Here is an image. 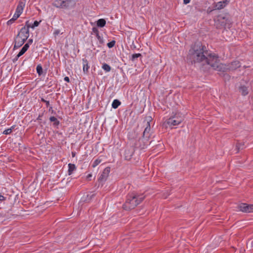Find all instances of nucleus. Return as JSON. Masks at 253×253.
I'll list each match as a JSON object with an SVG mask.
<instances>
[{"instance_id": "obj_9", "label": "nucleus", "mask_w": 253, "mask_h": 253, "mask_svg": "<svg viewBox=\"0 0 253 253\" xmlns=\"http://www.w3.org/2000/svg\"><path fill=\"white\" fill-rule=\"evenodd\" d=\"M134 151V148H126L124 154L125 159L126 161H131L133 159L134 161H137L136 159L133 157Z\"/></svg>"}, {"instance_id": "obj_37", "label": "nucleus", "mask_w": 253, "mask_h": 253, "mask_svg": "<svg viewBox=\"0 0 253 253\" xmlns=\"http://www.w3.org/2000/svg\"><path fill=\"white\" fill-rule=\"evenodd\" d=\"M41 101L45 103L47 107L49 106L50 104H49V101H47V100H45L44 98H42Z\"/></svg>"}, {"instance_id": "obj_14", "label": "nucleus", "mask_w": 253, "mask_h": 253, "mask_svg": "<svg viewBox=\"0 0 253 253\" xmlns=\"http://www.w3.org/2000/svg\"><path fill=\"white\" fill-rule=\"evenodd\" d=\"M77 1L78 0H66V3L64 4V9H71L74 8Z\"/></svg>"}, {"instance_id": "obj_11", "label": "nucleus", "mask_w": 253, "mask_h": 253, "mask_svg": "<svg viewBox=\"0 0 253 253\" xmlns=\"http://www.w3.org/2000/svg\"><path fill=\"white\" fill-rule=\"evenodd\" d=\"M229 3V1L225 0L224 1L214 2L213 3V10H220L225 7Z\"/></svg>"}, {"instance_id": "obj_31", "label": "nucleus", "mask_w": 253, "mask_h": 253, "mask_svg": "<svg viewBox=\"0 0 253 253\" xmlns=\"http://www.w3.org/2000/svg\"><path fill=\"white\" fill-rule=\"evenodd\" d=\"M102 68L107 72H110L111 70L110 66L105 63H103Z\"/></svg>"}, {"instance_id": "obj_5", "label": "nucleus", "mask_w": 253, "mask_h": 253, "mask_svg": "<svg viewBox=\"0 0 253 253\" xmlns=\"http://www.w3.org/2000/svg\"><path fill=\"white\" fill-rule=\"evenodd\" d=\"M26 0H21L19 1L18 4L16 7L15 13L14 14L13 17L7 22V25H10L12 24L22 14L23 8L25 5Z\"/></svg>"}, {"instance_id": "obj_3", "label": "nucleus", "mask_w": 253, "mask_h": 253, "mask_svg": "<svg viewBox=\"0 0 253 253\" xmlns=\"http://www.w3.org/2000/svg\"><path fill=\"white\" fill-rule=\"evenodd\" d=\"M216 28L218 29H230L232 25V19L228 12H224L218 15L214 18Z\"/></svg>"}, {"instance_id": "obj_6", "label": "nucleus", "mask_w": 253, "mask_h": 253, "mask_svg": "<svg viewBox=\"0 0 253 253\" xmlns=\"http://www.w3.org/2000/svg\"><path fill=\"white\" fill-rule=\"evenodd\" d=\"M145 120L147 122V126L143 132L142 136L146 141H149L151 136L150 122L152 121V118L150 116H147L145 118Z\"/></svg>"}, {"instance_id": "obj_33", "label": "nucleus", "mask_w": 253, "mask_h": 253, "mask_svg": "<svg viewBox=\"0 0 253 253\" xmlns=\"http://www.w3.org/2000/svg\"><path fill=\"white\" fill-rule=\"evenodd\" d=\"M115 43H116L115 41L113 40V41L110 42H109L107 43V45L109 48H111L115 46Z\"/></svg>"}, {"instance_id": "obj_49", "label": "nucleus", "mask_w": 253, "mask_h": 253, "mask_svg": "<svg viewBox=\"0 0 253 253\" xmlns=\"http://www.w3.org/2000/svg\"><path fill=\"white\" fill-rule=\"evenodd\" d=\"M152 0H144V2L145 4H149L150 1H151Z\"/></svg>"}, {"instance_id": "obj_40", "label": "nucleus", "mask_w": 253, "mask_h": 253, "mask_svg": "<svg viewBox=\"0 0 253 253\" xmlns=\"http://www.w3.org/2000/svg\"><path fill=\"white\" fill-rule=\"evenodd\" d=\"M6 199V197H4L1 195V193L0 192V202L5 201Z\"/></svg>"}, {"instance_id": "obj_23", "label": "nucleus", "mask_w": 253, "mask_h": 253, "mask_svg": "<svg viewBox=\"0 0 253 253\" xmlns=\"http://www.w3.org/2000/svg\"><path fill=\"white\" fill-rule=\"evenodd\" d=\"M68 173L69 175H71L73 173V172L76 169V167L75 164L69 163L68 165Z\"/></svg>"}, {"instance_id": "obj_1", "label": "nucleus", "mask_w": 253, "mask_h": 253, "mask_svg": "<svg viewBox=\"0 0 253 253\" xmlns=\"http://www.w3.org/2000/svg\"><path fill=\"white\" fill-rule=\"evenodd\" d=\"M212 56L207 50L206 46L198 41L191 45L187 56V61L191 64L201 63L203 65H208Z\"/></svg>"}, {"instance_id": "obj_26", "label": "nucleus", "mask_w": 253, "mask_h": 253, "mask_svg": "<svg viewBox=\"0 0 253 253\" xmlns=\"http://www.w3.org/2000/svg\"><path fill=\"white\" fill-rule=\"evenodd\" d=\"M121 104V101L119 100L116 99L113 100L112 104V107L114 109H117Z\"/></svg>"}, {"instance_id": "obj_30", "label": "nucleus", "mask_w": 253, "mask_h": 253, "mask_svg": "<svg viewBox=\"0 0 253 253\" xmlns=\"http://www.w3.org/2000/svg\"><path fill=\"white\" fill-rule=\"evenodd\" d=\"M142 55L140 53H134L131 56V60L133 62L135 61L138 58H141Z\"/></svg>"}, {"instance_id": "obj_47", "label": "nucleus", "mask_w": 253, "mask_h": 253, "mask_svg": "<svg viewBox=\"0 0 253 253\" xmlns=\"http://www.w3.org/2000/svg\"><path fill=\"white\" fill-rule=\"evenodd\" d=\"M191 0H183V3L185 4H187L190 2Z\"/></svg>"}, {"instance_id": "obj_50", "label": "nucleus", "mask_w": 253, "mask_h": 253, "mask_svg": "<svg viewBox=\"0 0 253 253\" xmlns=\"http://www.w3.org/2000/svg\"><path fill=\"white\" fill-rule=\"evenodd\" d=\"M51 110H52V113H55V112H54V111L52 110V107L51 106H50L49 107V111H50Z\"/></svg>"}, {"instance_id": "obj_19", "label": "nucleus", "mask_w": 253, "mask_h": 253, "mask_svg": "<svg viewBox=\"0 0 253 253\" xmlns=\"http://www.w3.org/2000/svg\"><path fill=\"white\" fill-rule=\"evenodd\" d=\"M82 60L83 64V72L84 74H87L88 72V69L89 68L88 62L85 58H83Z\"/></svg>"}, {"instance_id": "obj_15", "label": "nucleus", "mask_w": 253, "mask_h": 253, "mask_svg": "<svg viewBox=\"0 0 253 253\" xmlns=\"http://www.w3.org/2000/svg\"><path fill=\"white\" fill-rule=\"evenodd\" d=\"M25 35L29 36V29L26 28L25 26L22 27L20 31L18 32L16 36L17 38H21V36H24Z\"/></svg>"}, {"instance_id": "obj_28", "label": "nucleus", "mask_w": 253, "mask_h": 253, "mask_svg": "<svg viewBox=\"0 0 253 253\" xmlns=\"http://www.w3.org/2000/svg\"><path fill=\"white\" fill-rule=\"evenodd\" d=\"M29 47V45H28L27 44H25L24 45L22 48V49L19 52V55H23L28 49Z\"/></svg>"}, {"instance_id": "obj_39", "label": "nucleus", "mask_w": 253, "mask_h": 253, "mask_svg": "<svg viewBox=\"0 0 253 253\" xmlns=\"http://www.w3.org/2000/svg\"><path fill=\"white\" fill-rule=\"evenodd\" d=\"M29 36L28 35H24V37H25V38H20L21 41H23V44L25 43V42L27 40L28 38H29Z\"/></svg>"}, {"instance_id": "obj_8", "label": "nucleus", "mask_w": 253, "mask_h": 253, "mask_svg": "<svg viewBox=\"0 0 253 253\" xmlns=\"http://www.w3.org/2000/svg\"><path fill=\"white\" fill-rule=\"evenodd\" d=\"M148 141H146L144 137L142 136L141 138L139 139L133 144V146L134 148H139L140 149H145L147 146V142Z\"/></svg>"}, {"instance_id": "obj_53", "label": "nucleus", "mask_w": 253, "mask_h": 253, "mask_svg": "<svg viewBox=\"0 0 253 253\" xmlns=\"http://www.w3.org/2000/svg\"><path fill=\"white\" fill-rule=\"evenodd\" d=\"M131 48H132V46H131ZM133 48H135V45L133 46Z\"/></svg>"}, {"instance_id": "obj_10", "label": "nucleus", "mask_w": 253, "mask_h": 253, "mask_svg": "<svg viewBox=\"0 0 253 253\" xmlns=\"http://www.w3.org/2000/svg\"><path fill=\"white\" fill-rule=\"evenodd\" d=\"M110 172V167H106L103 171L101 174L99 176L98 181L100 182H103L106 180Z\"/></svg>"}, {"instance_id": "obj_48", "label": "nucleus", "mask_w": 253, "mask_h": 253, "mask_svg": "<svg viewBox=\"0 0 253 253\" xmlns=\"http://www.w3.org/2000/svg\"><path fill=\"white\" fill-rule=\"evenodd\" d=\"M128 138H129V139H134V138L135 136H133V137H131V136H130V133L129 132V134H128Z\"/></svg>"}, {"instance_id": "obj_22", "label": "nucleus", "mask_w": 253, "mask_h": 253, "mask_svg": "<svg viewBox=\"0 0 253 253\" xmlns=\"http://www.w3.org/2000/svg\"><path fill=\"white\" fill-rule=\"evenodd\" d=\"M169 118H173L176 120H179L180 122H182L184 120V117L180 113H176L174 115L171 116Z\"/></svg>"}, {"instance_id": "obj_12", "label": "nucleus", "mask_w": 253, "mask_h": 253, "mask_svg": "<svg viewBox=\"0 0 253 253\" xmlns=\"http://www.w3.org/2000/svg\"><path fill=\"white\" fill-rule=\"evenodd\" d=\"M227 65L228 71H234L241 67V63L239 61H234Z\"/></svg>"}, {"instance_id": "obj_16", "label": "nucleus", "mask_w": 253, "mask_h": 253, "mask_svg": "<svg viewBox=\"0 0 253 253\" xmlns=\"http://www.w3.org/2000/svg\"><path fill=\"white\" fill-rule=\"evenodd\" d=\"M92 32L95 34V36L98 39L99 42L101 44H104V42L102 37L99 35V32L98 29L96 27H93L92 29Z\"/></svg>"}, {"instance_id": "obj_25", "label": "nucleus", "mask_w": 253, "mask_h": 253, "mask_svg": "<svg viewBox=\"0 0 253 253\" xmlns=\"http://www.w3.org/2000/svg\"><path fill=\"white\" fill-rule=\"evenodd\" d=\"M49 121L51 122H53V125L54 126H57L60 124L59 121L57 119L56 117L54 116H51L49 118Z\"/></svg>"}, {"instance_id": "obj_13", "label": "nucleus", "mask_w": 253, "mask_h": 253, "mask_svg": "<svg viewBox=\"0 0 253 253\" xmlns=\"http://www.w3.org/2000/svg\"><path fill=\"white\" fill-rule=\"evenodd\" d=\"M95 195V194L92 193V192L84 193L81 198V201L84 203H89L92 200Z\"/></svg>"}, {"instance_id": "obj_45", "label": "nucleus", "mask_w": 253, "mask_h": 253, "mask_svg": "<svg viewBox=\"0 0 253 253\" xmlns=\"http://www.w3.org/2000/svg\"><path fill=\"white\" fill-rule=\"evenodd\" d=\"M91 177H92V174L89 173V174H88L86 176V179H87L88 180L90 181V180H91L90 178H91Z\"/></svg>"}, {"instance_id": "obj_43", "label": "nucleus", "mask_w": 253, "mask_h": 253, "mask_svg": "<svg viewBox=\"0 0 253 253\" xmlns=\"http://www.w3.org/2000/svg\"><path fill=\"white\" fill-rule=\"evenodd\" d=\"M60 32V31L59 30H56L54 31V33H53V35H54L55 37H56L58 34H59Z\"/></svg>"}, {"instance_id": "obj_21", "label": "nucleus", "mask_w": 253, "mask_h": 253, "mask_svg": "<svg viewBox=\"0 0 253 253\" xmlns=\"http://www.w3.org/2000/svg\"><path fill=\"white\" fill-rule=\"evenodd\" d=\"M23 44V41L20 38H17L16 37L14 40V49H17L21 47Z\"/></svg>"}, {"instance_id": "obj_34", "label": "nucleus", "mask_w": 253, "mask_h": 253, "mask_svg": "<svg viewBox=\"0 0 253 253\" xmlns=\"http://www.w3.org/2000/svg\"><path fill=\"white\" fill-rule=\"evenodd\" d=\"M244 144L242 143H237L236 144V149L239 151L240 149H243L244 148Z\"/></svg>"}, {"instance_id": "obj_38", "label": "nucleus", "mask_w": 253, "mask_h": 253, "mask_svg": "<svg viewBox=\"0 0 253 253\" xmlns=\"http://www.w3.org/2000/svg\"><path fill=\"white\" fill-rule=\"evenodd\" d=\"M26 28H28L29 29L30 28H31V26H32V25L29 23V21H27L25 23V26Z\"/></svg>"}, {"instance_id": "obj_54", "label": "nucleus", "mask_w": 253, "mask_h": 253, "mask_svg": "<svg viewBox=\"0 0 253 253\" xmlns=\"http://www.w3.org/2000/svg\"><path fill=\"white\" fill-rule=\"evenodd\" d=\"M133 133H134V135H135V132H132V134H133Z\"/></svg>"}, {"instance_id": "obj_32", "label": "nucleus", "mask_w": 253, "mask_h": 253, "mask_svg": "<svg viewBox=\"0 0 253 253\" xmlns=\"http://www.w3.org/2000/svg\"><path fill=\"white\" fill-rule=\"evenodd\" d=\"M101 162V159H100L99 158H98L96 159L93 163L92 167L93 168H95L99 164H100Z\"/></svg>"}, {"instance_id": "obj_2", "label": "nucleus", "mask_w": 253, "mask_h": 253, "mask_svg": "<svg viewBox=\"0 0 253 253\" xmlns=\"http://www.w3.org/2000/svg\"><path fill=\"white\" fill-rule=\"evenodd\" d=\"M145 196L139 195L136 193L132 192L128 194L123 208L126 211H130L133 209L140 204L145 199Z\"/></svg>"}, {"instance_id": "obj_36", "label": "nucleus", "mask_w": 253, "mask_h": 253, "mask_svg": "<svg viewBox=\"0 0 253 253\" xmlns=\"http://www.w3.org/2000/svg\"><path fill=\"white\" fill-rule=\"evenodd\" d=\"M11 132H12V129L8 128L3 131V134H5V135H8V134H10Z\"/></svg>"}, {"instance_id": "obj_24", "label": "nucleus", "mask_w": 253, "mask_h": 253, "mask_svg": "<svg viewBox=\"0 0 253 253\" xmlns=\"http://www.w3.org/2000/svg\"><path fill=\"white\" fill-rule=\"evenodd\" d=\"M106 22L104 19H99L96 21V26L98 27L103 28L106 25Z\"/></svg>"}, {"instance_id": "obj_41", "label": "nucleus", "mask_w": 253, "mask_h": 253, "mask_svg": "<svg viewBox=\"0 0 253 253\" xmlns=\"http://www.w3.org/2000/svg\"><path fill=\"white\" fill-rule=\"evenodd\" d=\"M33 42V40L32 39H30L28 40V42L26 43L29 46L30 44H31Z\"/></svg>"}, {"instance_id": "obj_42", "label": "nucleus", "mask_w": 253, "mask_h": 253, "mask_svg": "<svg viewBox=\"0 0 253 253\" xmlns=\"http://www.w3.org/2000/svg\"><path fill=\"white\" fill-rule=\"evenodd\" d=\"M43 113L39 114L38 117L37 119V120L38 121H41L42 120L41 118L43 116Z\"/></svg>"}, {"instance_id": "obj_18", "label": "nucleus", "mask_w": 253, "mask_h": 253, "mask_svg": "<svg viewBox=\"0 0 253 253\" xmlns=\"http://www.w3.org/2000/svg\"><path fill=\"white\" fill-rule=\"evenodd\" d=\"M166 123L170 126H177L181 123L179 120H176L173 119V118H169L166 120Z\"/></svg>"}, {"instance_id": "obj_20", "label": "nucleus", "mask_w": 253, "mask_h": 253, "mask_svg": "<svg viewBox=\"0 0 253 253\" xmlns=\"http://www.w3.org/2000/svg\"><path fill=\"white\" fill-rule=\"evenodd\" d=\"M240 92L243 96H246L248 94L249 91L248 87L245 85H241L239 88Z\"/></svg>"}, {"instance_id": "obj_46", "label": "nucleus", "mask_w": 253, "mask_h": 253, "mask_svg": "<svg viewBox=\"0 0 253 253\" xmlns=\"http://www.w3.org/2000/svg\"><path fill=\"white\" fill-rule=\"evenodd\" d=\"M64 80L67 82V83H69L70 82V79L68 77H65L64 78Z\"/></svg>"}, {"instance_id": "obj_7", "label": "nucleus", "mask_w": 253, "mask_h": 253, "mask_svg": "<svg viewBox=\"0 0 253 253\" xmlns=\"http://www.w3.org/2000/svg\"><path fill=\"white\" fill-rule=\"evenodd\" d=\"M237 209L244 212H253V205L242 203L238 205Z\"/></svg>"}, {"instance_id": "obj_17", "label": "nucleus", "mask_w": 253, "mask_h": 253, "mask_svg": "<svg viewBox=\"0 0 253 253\" xmlns=\"http://www.w3.org/2000/svg\"><path fill=\"white\" fill-rule=\"evenodd\" d=\"M66 0H54L52 3L53 6L57 8H63Z\"/></svg>"}, {"instance_id": "obj_52", "label": "nucleus", "mask_w": 253, "mask_h": 253, "mask_svg": "<svg viewBox=\"0 0 253 253\" xmlns=\"http://www.w3.org/2000/svg\"><path fill=\"white\" fill-rule=\"evenodd\" d=\"M14 127H15V126H13L10 128H11L12 130L14 128Z\"/></svg>"}, {"instance_id": "obj_51", "label": "nucleus", "mask_w": 253, "mask_h": 253, "mask_svg": "<svg viewBox=\"0 0 253 253\" xmlns=\"http://www.w3.org/2000/svg\"><path fill=\"white\" fill-rule=\"evenodd\" d=\"M76 155V152H72V156L73 157H74Z\"/></svg>"}, {"instance_id": "obj_4", "label": "nucleus", "mask_w": 253, "mask_h": 253, "mask_svg": "<svg viewBox=\"0 0 253 253\" xmlns=\"http://www.w3.org/2000/svg\"><path fill=\"white\" fill-rule=\"evenodd\" d=\"M211 59H212L210 61L208 65L212 67L213 69L219 71L220 73H224L228 71V66L227 64L218 63L217 62L218 60V56L216 55L213 54Z\"/></svg>"}, {"instance_id": "obj_44", "label": "nucleus", "mask_w": 253, "mask_h": 253, "mask_svg": "<svg viewBox=\"0 0 253 253\" xmlns=\"http://www.w3.org/2000/svg\"><path fill=\"white\" fill-rule=\"evenodd\" d=\"M22 55H19L18 53V54L15 56V57L13 59V62H15V61H16L18 60V59Z\"/></svg>"}, {"instance_id": "obj_35", "label": "nucleus", "mask_w": 253, "mask_h": 253, "mask_svg": "<svg viewBox=\"0 0 253 253\" xmlns=\"http://www.w3.org/2000/svg\"><path fill=\"white\" fill-rule=\"evenodd\" d=\"M41 21H38L37 20L35 21L34 23L32 25V26H31V28L32 29H34L35 27H38Z\"/></svg>"}, {"instance_id": "obj_29", "label": "nucleus", "mask_w": 253, "mask_h": 253, "mask_svg": "<svg viewBox=\"0 0 253 253\" xmlns=\"http://www.w3.org/2000/svg\"><path fill=\"white\" fill-rule=\"evenodd\" d=\"M37 73L39 76H41L43 74V69L41 64H39L36 67Z\"/></svg>"}, {"instance_id": "obj_27", "label": "nucleus", "mask_w": 253, "mask_h": 253, "mask_svg": "<svg viewBox=\"0 0 253 253\" xmlns=\"http://www.w3.org/2000/svg\"><path fill=\"white\" fill-rule=\"evenodd\" d=\"M219 75L220 77H223L225 81H229L231 78L230 76L225 72L220 73Z\"/></svg>"}]
</instances>
